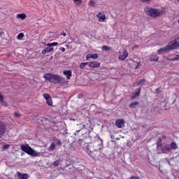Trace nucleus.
<instances>
[{
    "mask_svg": "<svg viewBox=\"0 0 179 179\" xmlns=\"http://www.w3.org/2000/svg\"><path fill=\"white\" fill-rule=\"evenodd\" d=\"M43 78L46 80L50 82V83H54L55 85H56V83H62L65 82V78L61 77L58 75L51 74L50 73H45L43 76Z\"/></svg>",
    "mask_w": 179,
    "mask_h": 179,
    "instance_id": "obj_1",
    "label": "nucleus"
},
{
    "mask_svg": "<svg viewBox=\"0 0 179 179\" xmlns=\"http://www.w3.org/2000/svg\"><path fill=\"white\" fill-rule=\"evenodd\" d=\"M144 10L148 16H150V17H159L162 16L163 13V10L159 9L153 8L150 6H145Z\"/></svg>",
    "mask_w": 179,
    "mask_h": 179,
    "instance_id": "obj_2",
    "label": "nucleus"
},
{
    "mask_svg": "<svg viewBox=\"0 0 179 179\" xmlns=\"http://www.w3.org/2000/svg\"><path fill=\"white\" fill-rule=\"evenodd\" d=\"M20 149L22 150V152H24L27 155H29V156H33L34 157H36V156H38V152L37 151L34 150L31 147L29 146L28 144L27 145H21Z\"/></svg>",
    "mask_w": 179,
    "mask_h": 179,
    "instance_id": "obj_3",
    "label": "nucleus"
},
{
    "mask_svg": "<svg viewBox=\"0 0 179 179\" xmlns=\"http://www.w3.org/2000/svg\"><path fill=\"white\" fill-rule=\"evenodd\" d=\"M6 132V124L5 122L0 121V138H2Z\"/></svg>",
    "mask_w": 179,
    "mask_h": 179,
    "instance_id": "obj_4",
    "label": "nucleus"
},
{
    "mask_svg": "<svg viewBox=\"0 0 179 179\" xmlns=\"http://www.w3.org/2000/svg\"><path fill=\"white\" fill-rule=\"evenodd\" d=\"M43 96L45 99L47 104L52 106V99L51 98V95L48 94H43Z\"/></svg>",
    "mask_w": 179,
    "mask_h": 179,
    "instance_id": "obj_5",
    "label": "nucleus"
},
{
    "mask_svg": "<svg viewBox=\"0 0 179 179\" xmlns=\"http://www.w3.org/2000/svg\"><path fill=\"white\" fill-rule=\"evenodd\" d=\"M95 145H98V146H99V152L100 150H101V148L103 147L102 145H103V140L101 138H100V137L99 136H96L95 137V142H94Z\"/></svg>",
    "mask_w": 179,
    "mask_h": 179,
    "instance_id": "obj_6",
    "label": "nucleus"
},
{
    "mask_svg": "<svg viewBox=\"0 0 179 179\" xmlns=\"http://www.w3.org/2000/svg\"><path fill=\"white\" fill-rule=\"evenodd\" d=\"M54 50V48L51 46H48L45 47L43 50H42V54L43 55H45V54H48V52H51V51Z\"/></svg>",
    "mask_w": 179,
    "mask_h": 179,
    "instance_id": "obj_7",
    "label": "nucleus"
},
{
    "mask_svg": "<svg viewBox=\"0 0 179 179\" xmlns=\"http://www.w3.org/2000/svg\"><path fill=\"white\" fill-rule=\"evenodd\" d=\"M126 58H128V51L127 50H124L122 55H119V59L124 61Z\"/></svg>",
    "mask_w": 179,
    "mask_h": 179,
    "instance_id": "obj_8",
    "label": "nucleus"
},
{
    "mask_svg": "<svg viewBox=\"0 0 179 179\" xmlns=\"http://www.w3.org/2000/svg\"><path fill=\"white\" fill-rule=\"evenodd\" d=\"M63 74L66 77V79L69 80V79H71V78L72 77V71L71 70L64 71Z\"/></svg>",
    "mask_w": 179,
    "mask_h": 179,
    "instance_id": "obj_9",
    "label": "nucleus"
},
{
    "mask_svg": "<svg viewBox=\"0 0 179 179\" xmlns=\"http://www.w3.org/2000/svg\"><path fill=\"white\" fill-rule=\"evenodd\" d=\"M17 176L19 179H27L29 178V174L27 173H22L20 172H17Z\"/></svg>",
    "mask_w": 179,
    "mask_h": 179,
    "instance_id": "obj_10",
    "label": "nucleus"
},
{
    "mask_svg": "<svg viewBox=\"0 0 179 179\" xmlns=\"http://www.w3.org/2000/svg\"><path fill=\"white\" fill-rule=\"evenodd\" d=\"M90 68H99L100 66V62H89Z\"/></svg>",
    "mask_w": 179,
    "mask_h": 179,
    "instance_id": "obj_11",
    "label": "nucleus"
},
{
    "mask_svg": "<svg viewBox=\"0 0 179 179\" xmlns=\"http://www.w3.org/2000/svg\"><path fill=\"white\" fill-rule=\"evenodd\" d=\"M115 124L117 128H122L124 124V120H116Z\"/></svg>",
    "mask_w": 179,
    "mask_h": 179,
    "instance_id": "obj_12",
    "label": "nucleus"
},
{
    "mask_svg": "<svg viewBox=\"0 0 179 179\" xmlns=\"http://www.w3.org/2000/svg\"><path fill=\"white\" fill-rule=\"evenodd\" d=\"M97 17L99 22H104L106 20V15L101 14V13L97 15Z\"/></svg>",
    "mask_w": 179,
    "mask_h": 179,
    "instance_id": "obj_13",
    "label": "nucleus"
},
{
    "mask_svg": "<svg viewBox=\"0 0 179 179\" xmlns=\"http://www.w3.org/2000/svg\"><path fill=\"white\" fill-rule=\"evenodd\" d=\"M3 95L0 93V103L2 104V106H4V107L8 106V103L5 101H3Z\"/></svg>",
    "mask_w": 179,
    "mask_h": 179,
    "instance_id": "obj_14",
    "label": "nucleus"
},
{
    "mask_svg": "<svg viewBox=\"0 0 179 179\" xmlns=\"http://www.w3.org/2000/svg\"><path fill=\"white\" fill-rule=\"evenodd\" d=\"M141 94V88L137 89V92H135V94L131 96L132 100H134V99H136V97L139 96Z\"/></svg>",
    "mask_w": 179,
    "mask_h": 179,
    "instance_id": "obj_15",
    "label": "nucleus"
},
{
    "mask_svg": "<svg viewBox=\"0 0 179 179\" xmlns=\"http://www.w3.org/2000/svg\"><path fill=\"white\" fill-rule=\"evenodd\" d=\"M26 17H27V15H26V14H24V13H21V14L17 15V18L21 19L22 20H24V19H26Z\"/></svg>",
    "mask_w": 179,
    "mask_h": 179,
    "instance_id": "obj_16",
    "label": "nucleus"
},
{
    "mask_svg": "<svg viewBox=\"0 0 179 179\" xmlns=\"http://www.w3.org/2000/svg\"><path fill=\"white\" fill-rule=\"evenodd\" d=\"M55 143H52L50 145V147L48 148V150H49V152H52L53 150H55Z\"/></svg>",
    "mask_w": 179,
    "mask_h": 179,
    "instance_id": "obj_17",
    "label": "nucleus"
},
{
    "mask_svg": "<svg viewBox=\"0 0 179 179\" xmlns=\"http://www.w3.org/2000/svg\"><path fill=\"white\" fill-rule=\"evenodd\" d=\"M138 104H139V102H131L129 104V107L130 108H135V107H136V106H138Z\"/></svg>",
    "mask_w": 179,
    "mask_h": 179,
    "instance_id": "obj_18",
    "label": "nucleus"
},
{
    "mask_svg": "<svg viewBox=\"0 0 179 179\" xmlns=\"http://www.w3.org/2000/svg\"><path fill=\"white\" fill-rule=\"evenodd\" d=\"M150 61H157L159 59V56L155 55H151L150 57Z\"/></svg>",
    "mask_w": 179,
    "mask_h": 179,
    "instance_id": "obj_19",
    "label": "nucleus"
},
{
    "mask_svg": "<svg viewBox=\"0 0 179 179\" xmlns=\"http://www.w3.org/2000/svg\"><path fill=\"white\" fill-rule=\"evenodd\" d=\"M170 148L171 149H173L174 150H176V149H178V146H177V144H176L175 142H172L171 144H170Z\"/></svg>",
    "mask_w": 179,
    "mask_h": 179,
    "instance_id": "obj_20",
    "label": "nucleus"
},
{
    "mask_svg": "<svg viewBox=\"0 0 179 179\" xmlns=\"http://www.w3.org/2000/svg\"><path fill=\"white\" fill-rule=\"evenodd\" d=\"M55 45H58V43L57 42H53V43H48L47 44L48 47H55Z\"/></svg>",
    "mask_w": 179,
    "mask_h": 179,
    "instance_id": "obj_21",
    "label": "nucleus"
},
{
    "mask_svg": "<svg viewBox=\"0 0 179 179\" xmlns=\"http://www.w3.org/2000/svg\"><path fill=\"white\" fill-rule=\"evenodd\" d=\"M54 142H55V143H56V145H59V146H61V145H62V143L58 138H55Z\"/></svg>",
    "mask_w": 179,
    "mask_h": 179,
    "instance_id": "obj_22",
    "label": "nucleus"
},
{
    "mask_svg": "<svg viewBox=\"0 0 179 179\" xmlns=\"http://www.w3.org/2000/svg\"><path fill=\"white\" fill-rule=\"evenodd\" d=\"M102 50H104L105 51H110L111 48L110 46L103 45L102 46Z\"/></svg>",
    "mask_w": 179,
    "mask_h": 179,
    "instance_id": "obj_23",
    "label": "nucleus"
},
{
    "mask_svg": "<svg viewBox=\"0 0 179 179\" xmlns=\"http://www.w3.org/2000/svg\"><path fill=\"white\" fill-rule=\"evenodd\" d=\"M23 37H24V34L23 33H20L17 35V40H22L23 38Z\"/></svg>",
    "mask_w": 179,
    "mask_h": 179,
    "instance_id": "obj_24",
    "label": "nucleus"
},
{
    "mask_svg": "<svg viewBox=\"0 0 179 179\" xmlns=\"http://www.w3.org/2000/svg\"><path fill=\"white\" fill-rule=\"evenodd\" d=\"M179 59V55H176L173 59H167L168 61H177Z\"/></svg>",
    "mask_w": 179,
    "mask_h": 179,
    "instance_id": "obj_25",
    "label": "nucleus"
},
{
    "mask_svg": "<svg viewBox=\"0 0 179 179\" xmlns=\"http://www.w3.org/2000/svg\"><path fill=\"white\" fill-rule=\"evenodd\" d=\"M91 58L93 59H97L99 58V55L97 54H91Z\"/></svg>",
    "mask_w": 179,
    "mask_h": 179,
    "instance_id": "obj_26",
    "label": "nucleus"
},
{
    "mask_svg": "<svg viewBox=\"0 0 179 179\" xmlns=\"http://www.w3.org/2000/svg\"><path fill=\"white\" fill-rule=\"evenodd\" d=\"M87 155H89V156H90L91 157H92V159H94V155H93V152L92 151H87Z\"/></svg>",
    "mask_w": 179,
    "mask_h": 179,
    "instance_id": "obj_27",
    "label": "nucleus"
},
{
    "mask_svg": "<svg viewBox=\"0 0 179 179\" xmlns=\"http://www.w3.org/2000/svg\"><path fill=\"white\" fill-rule=\"evenodd\" d=\"M10 145H9V144H6L3 146V150H6V149H9Z\"/></svg>",
    "mask_w": 179,
    "mask_h": 179,
    "instance_id": "obj_28",
    "label": "nucleus"
},
{
    "mask_svg": "<svg viewBox=\"0 0 179 179\" xmlns=\"http://www.w3.org/2000/svg\"><path fill=\"white\" fill-rule=\"evenodd\" d=\"M5 35V33L3 32V30L0 28V37H3Z\"/></svg>",
    "mask_w": 179,
    "mask_h": 179,
    "instance_id": "obj_29",
    "label": "nucleus"
},
{
    "mask_svg": "<svg viewBox=\"0 0 179 179\" xmlns=\"http://www.w3.org/2000/svg\"><path fill=\"white\" fill-rule=\"evenodd\" d=\"M54 166H55V167H57V166H59V161H55L53 164Z\"/></svg>",
    "mask_w": 179,
    "mask_h": 179,
    "instance_id": "obj_30",
    "label": "nucleus"
},
{
    "mask_svg": "<svg viewBox=\"0 0 179 179\" xmlns=\"http://www.w3.org/2000/svg\"><path fill=\"white\" fill-rule=\"evenodd\" d=\"M145 83V80L141 79L140 81H138V85H143Z\"/></svg>",
    "mask_w": 179,
    "mask_h": 179,
    "instance_id": "obj_31",
    "label": "nucleus"
},
{
    "mask_svg": "<svg viewBox=\"0 0 179 179\" xmlns=\"http://www.w3.org/2000/svg\"><path fill=\"white\" fill-rule=\"evenodd\" d=\"M90 58H92V54H88L86 55V59L87 61H88L89 59H90Z\"/></svg>",
    "mask_w": 179,
    "mask_h": 179,
    "instance_id": "obj_32",
    "label": "nucleus"
},
{
    "mask_svg": "<svg viewBox=\"0 0 179 179\" xmlns=\"http://www.w3.org/2000/svg\"><path fill=\"white\" fill-rule=\"evenodd\" d=\"M85 66H86L84 64V63H81V64H80V69H85Z\"/></svg>",
    "mask_w": 179,
    "mask_h": 179,
    "instance_id": "obj_33",
    "label": "nucleus"
},
{
    "mask_svg": "<svg viewBox=\"0 0 179 179\" xmlns=\"http://www.w3.org/2000/svg\"><path fill=\"white\" fill-rule=\"evenodd\" d=\"M13 115L15 116L17 118H19V117H20V114H19L17 113H14Z\"/></svg>",
    "mask_w": 179,
    "mask_h": 179,
    "instance_id": "obj_34",
    "label": "nucleus"
},
{
    "mask_svg": "<svg viewBox=\"0 0 179 179\" xmlns=\"http://www.w3.org/2000/svg\"><path fill=\"white\" fill-rule=\"evenodd\" d=\"M165 149H166V150H171V147L169 146H166L165 147Z\"/></svg>",
    "mask_w": 179,
    "mask_h": 179,
    "instance_id": "obj_35",
    "label": "nucleus"
},
{
    "mask_svg": "<svg viewBox=\"0 0 179 179\" xmlns=\"http://www.w3.org/2000/svg\"><path fill=\"white\" fill-rule=\"evenodd\" d=\"M82 97H83V95L82 94H79L78 95V99H82Z\"/></svg>",
    "mask_w": 179,
    "mask_h": 179,
    "instance_id": "obj_36",
    "label": "nucleus"
},
{
    "mask_svg": "<svg viewBox=\"0 0 179 179\" xmlns=\"http://www.w3.org/2000/svg\"><path fill=\"white\" fill-rule=\"evenodd\" d=\"M60 51L65 52V48H60Z\"/></svg>",
    "mask_w": 179,
    "mask_h": 179,
    "instance_id": "obj_37",
    "label": "nucleus"
},
{
    "mask_svg": "<svg viewBox=\"0 0 179 179\" xmlns=\"http://www.w3.org/2000/svg\"><path fill=\"white\" fill-rule=\"evenodd\" d=\"M141 2H150L151 0H140Z\"/></svg>",
    "mask_w": 179,
    "mask_h": 179,
    "instance_id": "obj_38",
    "label": "nucleus"
},
{
    "mask_svg": "<svg viewBox=\"0 0 179 179\" xmlns=\"http://www.w3.org/2000/svg\"><path fill=\"white\" fill-rule=\"evenodd\" d=\"M94 1H93L92 0L90 1V5H94Z\"/></svg>",
    "mask_w": 179,
    "mask_h": 179,
    "instance_id": "obj_39",
    "label": "nucleus"
},
{
    "mask_svg": "<svg viewBox=\"0 0 179 179\" xmlns=\"http://www.w3.org/2000/svg\"><path fill=\"white\" fill-rule=\"evenodd\" d=\"M61 36H64V37H65V36H66V33L63 32V33L61 34Z\"/></svg>",
    "mask_w": 179,
    "mask_h": 179,
    "instance_id": "obj_40",
    "label": "nucleus"
},
{
    "mask_svg": "<svg viewBox=\"0 0 179 179\" xmlns=\"http://www.w3.org/2000/svg\"><path fill=\"white\" fill-rule=\"evenodd\" d=\"M156 92H157V93H160V88H157V89L156 90Z\"/></svg>",
    "mask_w": 179,
    "mask_h": 179,
    "instance_id": "obj_41",
    "label": "nucleus"
},
{
    "mask_svg": "<svg viewBox=\"0 0 179 179\" xmlns=\"http://www.w3.org/2000/svg\"><path fill=\"white\" fill-rule=\"evenodd\" d=\"M80 2V3H82L81 0H73V2Z\"/></svg>",
    "mask_w": 179,
    "mask_h": 179,
    "instance_id": "obj_42",
    "label": "nucleus"
},
{
    "mask_svg": "<svg viewBox=\"0 0 179 179\" xmlns=\"http://www.w3.org/2000/svg\"><path fill=\"white\" fill-rule=\"evenodd\" d=\"M83 64H84V65L86 66V65H88V66H89V62H84V63H83Z\"/></svg>",
    "mask_w": 179,
    "mask_h": 179,
    "instance_id": "obj_43",
    "label": "nucleus"
},
{
    "mask_svg": "<svg viewBox=\"0 0 179 179\" xmlns=\"http://www.w3.org/2000/svg\"><path fill=\"white\" fill-rule=\"evenodd\" d=\"M138 68H139V64H138V65L136 66V69H138Z\"/></svg>",
    "mask_w": 179,
    "mask_h": 179,
    "instance_id": "obj_44",
    "label": "nucleus"
},
{
    "mask_svg": "<svg viewBox=\"0 0 179 179\" xmlns=\"http://www.w3.org/2000/svg\"><path fill=\"white\" fill-rule=\"evenodd\" d=\"M134 48H138V46H134Z\"/></svg>",
    "mask_w": 179,
    "mask_h": 179,
    "instance_id": "obj_45",
    "label": "nucleus"
},
{
    "mask_svg": "<svg viewBox=\"0 0 179 179\" xmlns=\"http://www.w3.org/2000/svg\"><path fill=\"white\" fill-rule=\"evenodd\" d=\"M76 132H80V130L76 131Z\"/></svg>",
    "mask_w": 179,
    "mask_h": 179,
    "instance_id": "obj_46",
    "label": "nucleus"
},
{
    "mask_svg": "<svg viewBox=\"0 0 179 179\" xmlns=\"http://www.w3.org/2000/svg\"><path fill=\"white\" fill-rule=\"evenodd\" d=\"M162 138H163V139H164V138H165L164 136H163Z\"/></svg>",
    "mask_w": 179,
    "mask_h": 179,
    "instance_id": "obj_47",
    "label": "nucleus"
},
{
    "mask_svg": "<svg viewBox=\"0 0 179 179\" xmlns=\"http://www.w3.org/2000/svg\"><path fill=\"white\" fill-rule=\"evenodd\" d=\"M177 2H178V3H179V0H177Z\"/></svg>",
    "mask_w": 179,
    "mask_h": 179,
    "instance_id": "obj_48",
    "label": "nucleus"
},
{
    "mask_svg": "<svg viewBox=\"0 0 179 179\" xmlns=\"http://www.w3.org/2000/svg\"><path fill=\"white\" fill-rule=\"evenodd\" d=\"M178 24H179V20H178Z\"/></svg>",
    "mask_w": 179,
    "mask_h": 179,
    "instance_id": "obj_49",
    "label": "nucleus"
}]
</instances>
